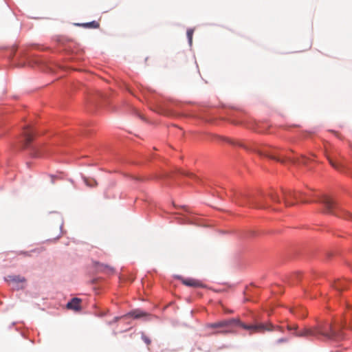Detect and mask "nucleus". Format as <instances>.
<instances>
[{"mask_svg": "<svg viewBox=\"0 0 352 352\" xmlns=\"http://www.w3.org/2000/svg\"><path fill=\"white\" fill-rule=\"evenodd\" d=\"M238 324L241 327L242 322H241L239 320H237L236 319H230V320H225L220 322H217L214 323H210L208 324V327L209 328H223V327H227L232 324Z\"/></svg>", "mask_w": 352, "mask_h": 352, "instance_id": "nucleus-6", "label": "nucleus"}, {"mask_svg": "<svg viewBox=\"0 0 352 352\" xmlns=\"http://www.w3.org/2000/svg\"><path fill=\"white\" fill-rule=\"evenodd\" d=\"M300 201H302V202H303V203H306V202H307V201H305V200H304V199H300Z\"/></svg>", "mask_w": 352, "mask_h": 352, "instance_id": "nucleus-26", "label": "nucleus"}, {"mask_svg": "<svg viewBox=\"0 0 352 352\" xmlns=\"http://www.w3.org/2000/svg\"><path fill=\"white\" fill-rule=\"evenodd\" d=\"M246 198V195L239 193L235 195L234 201L239 206H244L245 203L243 201V199Z\"/></svg>", "mask_w": 352, "mask_h": 352, "instance_id": "nucleus-14", "label": "nucleus"}, {"mask_svg": "<svg viewBox=\"0 0 352 352\" xmlns=\"http://www.w3.org/2000/svg\"><path fill=\"white\" fill-rule=\"evenodd\" d=\"M319 202L323 204L326 212L338 217L349 218L352 219V214L342 210L340 208L338 204L327 195H323L319 200Z\"/></svg>", "mask_w": 352, "mask_h": 352, "instance_id": "nucleus-2", "label": "nucleus"}, {"mask_svg": "<svg viewBox=\"0 0 352 352\" xmlns=\"http://www.w3.org/2000/svg\"><path fill=\"white\" fill-rule=\"evenodd\" d=\"M244 146L246 149L252 151L261 156L267 157L281 163L284 162V160L281 158L280 156H276V152L275 151L278 149L277 148H271V146L267 145L261 146L256 143L251 144L248 146Z\"/></svg>", "mask_w": 352, "mask_h": 352, "instance_id": "nucleus-3", "label": "nucleus"}, {"mask_svg": "<svg viewBox=\"0 0 352 352\" xmlns=\"http://www.w3.org/2000/svg\"><path fill=\"white\" fill-rule=\"evenodd\" d=\"M270 197L274 202L279 203L280 201L279 197L275 193H271Z\"/></svg>", "mask_w": 352, "mask_h": 352, "instance_id": "nucleus-18", "label": "nucleus"}, {"mask_svg": "<svg viewBox=\"0 0 352 352\" xmlns=\"http://www.w3.org/2000/svg\"><path fill=\"white\" fill-rule=\"evenodd\" d=\"M329 163L331 164V165L333 168H335L336 169H339V165L338 164H336L331 159H329Z\"/></svg>", "mask_w": 352, "mask_h": 352, "instance_id": "nucleus-19", "label": "nucleus"}, {"mask_svg": "<svg viewBox=\"0 0 352 352\" xmlns=\"http://www.w3.org/2000/svg\"><path fill=\"white\" fill-rule=\"evenodd\" d=\"M20 254H24L25 256H30V254L29 253H28V252H21Z\"/></svg>", "mask_w": 352, "mask_h": 352, "instance_id": "nucleus-24", "label": "nucleus"}, {"mask_svg": "<svg viewBox=\"0 0 352 352\" xmlns=\"http://www.w3.org/2000/svg\"><path fill=\"white\" fill-rule=\"evenodd\" d=\"M6 280L9 283L13 289H21L25 287L26 280L21 276H8Z\"/></svg>", "mask_w": 352, "mask_h": 352, "instance_id": "nucleus-5", "label": "nucleus"}, {"mask_svg": "<svg viewBox=\"0 0 352 352\" xmlns=\"http://www.w3.org/2000/svg\"><path fill=\"white\" fill-rule=\"evenodd\" d=\"M301 192H289L288 193H285L284 192V202H285V204L287 206H292L294 204L293 202L290 201L289 200V199L290 197H294V199H300V195H301Z\"/></svg>", "mask_w": 352, "mask_h": 352, "instance_id": "nucleus-10", "label": "nucleus"}, {"mask_svg": "<svg viewBox=\"0 0 352 352\" xmlns=\"http://www.w3.org/2000/svg\"><path fill=\"white\" fill-rule=\"evenodd\" d=\"M81 299L78 298H74L67 304V308L74 311L81 310Z\"/></svg>", "mask_w": 352, "mask_h": 352, "instance_id": "nucleus-9", "label": "nucleus"}, {"mask_svg": "<svg viewBox=\"0 0 352 352\" xmlns=\"http://www.w3.org/2000/svg\"><path fill=\"white\" fill-rule=\"evenodd\" d=\"M84 182L87 186L89 187H96L98 186V182L94 179L85 178Z\"/></svg>", "mask_w": 352, "mask_h": 352, "instance_id": "nucleus-15", "label": "nucleus"}, {"mask_svg": "<svg viewBox=\"0 0 352 352\" xmlns=\"http://www.w3.org/2000/svg\"><path fill=\"white\" fill-rule=\"evenodd\" d=\"M182 174H184V175H186L189 177H192L193 176V174L192 173H184V172H182Z\"/></svg>", "mask_w": 352, "mask_h": 352, "instance_id": "nucleus-23", "label": "nucleus"}, {"mask_svg": "<svg viewBox=\"0 0 352 352\" xmlns=\"http://www.w3.org/2000/svg\"><path fill=\"white\" fill-rule=\"evenodd\" d=\"M299 163L306 164V158L304 156L301 157V160H298Z\"/></svg>", "mask_w": 352, "mask_h": 352, "instance_id": "nucleus-21", "label": "nucleus"}, {"mask_svg": "<svg viewBox=\"0 0 352 352\" xmlns=\"http://www.w3.org/2000/svg\"><path fill=\"white\" fill-rule=\"evenodd\" d=\"M142 338L146 344L148 345L151 344V340L147 336L143 335Z\"/></svg>", "mask_w": 352, "mask_h": 352, "instance_id": "nucleus-20", "label": "nucleus"}, {"mask_svg": "<svg viewBox=\"0 0 352 352\" xmlns=\"http://www.w3.org/2000/svg\"><path fill=\"white\" fill-rule=\"evenodd\" d=\"M182 282L184 285L188 286V287H204V284L194 278H182Z\"/></svg>", "mask_w": 352, "mask_h": 352, "instance_id": "nucleus-8", "label": "nucleus"}, {"mask_svg": "<svg viewBox=\"0 0 352 352\" xmlns=\"http://www.w3.org/2000/svg\"><path fill=\"white\" fill-rule=\"evenodd\" d=\"M95 267L98 271L111 272L113 269L107 265L102 264L98 262L94 263Z\"/></svg>", "mask_w": 352, "mask_h": 352, "instance_id": "nucleus-12", "label": "nucleus"}, {"mask_svg": "<svg viewBox=\"0 0 352 352\" xmlns=\"http://www.w3.org/2000/svg\"><path fill=\"white\" fill-rule=\"evenodd\" d=\"M241 327L246 330H251L255 333H263L265 331H280L283 332L282 327L274 326L272 323H258L252 325L241 324Z\"/></svg>", "mask_w": 352, "mask_h": 352, "instance_id": "nucleus-4", "label": "nucleus"}, {"mask_svg": "<svg viewBox=\"0 0 352 352\" xmlns=\"http://www.w3.org/2000/svg\"><path fill=\"white\" fill-rule=\"evenodd\" d=\"M287 338H280L278 340V343H280V342H287Z\"/></svg>", "mask_w": 352, "mask_h": 352, "instance_id": "nucleus-22", "label": "nucleus"}, {"mask_svg": "<svg viewBox=\"0 0 352 352\" xmlns=\"http://www.w3.org/2000/svg\"><path fill=\"white\" fill-rule=\"evenodd\" d=\"M144 315L145 314L140 310H135L127 314V316L133 317L134 318H139Z\"/></svg>", "mask_w": 352, "mask_h": 352, "instance_id": "nucleus-16", "label": "nucleus"}, {"mask_svg": "<svg viewBox=\"0 0 352 352\" xmlns=\"http://www.w3.org/2000/svg\"><path fill=\"white\" fill-rule=\"evenodd\" d=\"M287 329L294 332L292 333L297 337H316L321 336L327 339L334 340H340L344 339V333L341 331H336L330 324H318L313 327H305L301 330H298L296 324H288Z\"/></svg>", "mask_w": 352, "mask_h": 352, "instance_id": "nucleus-1", "label": "nucleus"}, {"mask_svg": "<svg viewBox=\"0 0 352 352\" xmlns=\"http://www.w3.org/2000/svg\"><path fill=\"white\" fill-rule=\"evenodd\" d=\"M193 32H194V30L192 29H188L186 32L188 42L190 45H192V42Z\"/></svg>", "mask_w": 352, "mask_h": 352, "instance_id": "nucleus-17", "label": "nucleus"}, {"mask_svg": "<svg viewBox=\"0 0 352 352\" xmlns=\"http://www.w3.org/2000/svg\"><path fill=\"white\" fill-rule=\"evenodd\" d=\"M33 140V133L30 131L29 126H27L23 133V140L22 141V146L23 148H26L29 146L30 144Z\"/></svg>", "mask_w": 352, "mask_h": 352, "instance_id": "nucleus-7", "label": "nucleus"}, {"mask_svg": "<svg viewBox=\"0 0 352 352\" xmlns=\"http://www.w3.org/2000/svg\"><path fill=\"white\" fill-rule=\"evenodd\" d=\"M76 25H78V26H81V27L85 28L96 29V28H98L100 27L99 23L96 21H93L89 22V23H78Z\"/></svg>", "mask_w": 352, "mask_h": 352, "instance_id": "nucleus-13", "label": "nucleus"}, {"mask_svg": "<svg viewBox=\"0 0 352 352\" xmlns=\"http://www.w3.org/2000/svg\"><path fill=\"white\" fill-rule=\"evenodd\" d=\"M332 287L338 292H342L347 287V283L345 280L338 279L334 281Z\"/></svg>", "mask_w": 352, "mask_h": 352, "instance_id": "nucleus-11", "label": "nucleus"}, {"mask_svg": "<svg viewBox=\"0 0 352 352\" xmlns=\"http://www.w3.org/2000/svg\"><path fill=\"white\" fill-rule=\"evenodd\" d=\"M228 331H218L217 333H227Z\"/></svg>", "mask_w": 352, "mask_h": 352, "instance_id": "nucleus-25", "label": "nucleus"}]
</instances>
